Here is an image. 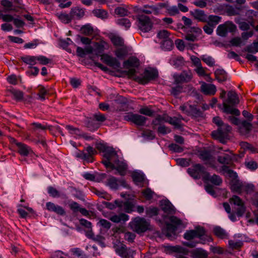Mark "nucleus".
Segmentation results:
<instances>
[{
  "label": "nucleus",
  "instance_id": "obj_1",
  "mask_svg": "<svg viewBox=\"0 0 258 258\" xmlns=\"http://www.w3.org/2000/svg\"><path fill=\"white\" fill-rule=\"evenodd\" d=\"M206 231L204 227L198 226L194 230H187L183 235L185 239L190 241L183 242V245L194 248L199 243L205 244L207 242L213 241L212 237L206 234Z\"/></svg>",
  "mask_w": 258,
  "mask_h": 258
},
{
  "label": "nucleus",
  "instance_id": "obj_2",
  "mask_svg": "<svg viewBox=\"0 0 258 258\" xmlns=\"http://www.w3.org/2000/svg\"><path fill=\"white\" fill-rule=\"evenodd\" d=\"M107 43L104 41L95 42L94 48L91 46L86 47L87 53L91 54L94 52L96 55L101 56V60L108 66L114 69L120 68V63L115 57H113L107 54H103L105 46Z\"/></svg>",
  "mask_w": 258,
  "mask_h": 258
},
{
  "label": "nucleus",
  "instance_id": "obj_3",
  "mask_svg": "<svg viewBox=\"0 0 258 258\" xmlns=\"http://www.w3.org/2000/svg\"><path fill=\"white\" fill-rule=\"evenodd\" d=\"M227 96V99L223 103V112L227 114L239 116L240 114V111L234 108V106L239 103L238 95L235 91L231 90L228 92Z\"/></svg>",
  "mask_w": 258,
  "mask_h": 258
},
{
  "label": "nucleus",
  "instance_id": "obj_4",
  "mask_svg": "<svg viewBox=\"0 0 258 258\" xmlns=\"http://www.w3.org/2000/svg\"><path fill=\"white\" fill-rule=\"evenodd\" d=\"M221 170L224 173H227L228 176L231 178L230 182L231 191L241 194L244 187V183L238 179L236 172L229 169L228 166H222Z\"/></svg>",
  "mask_w": 258,
  "mask_h": 258
},
{
  "label": "nucleus",
  "instance_id": "obj_5",
  "mask_svg": "<svg viewBox=\"0 0 258 258\" xmlns=\"http://www.w3.org/2000/svg\"><path fill=\"white\" fill-rule=\"evenodd\" d=\"M96 147L99 151L103 153V157L105 159L101 161L103 165L105 161L112 163L115 161H118V155L113 147L107 146L106 144L103 143L97 144Z\"/></svg>",
  "mask_w": 258,
  "mask_h": 258
},
{
  "label": "nucleus",
  "instance_id": "obj_6",
  "mask_svg": "<svg viewBox=\"0 0 258 258\" xmlns=\"http://www.w3.org/2000/svg\"><path fill=\"white\" fill-rule=\"evenodd\" d=\"M231 130V127L229 125L227 124L223 125L218 127L217 130L213 131L211 133V136L213 139L219 140L221 143L225 144Z\"/></svg>",
  "mask_w": 258,
  "mask_h": 258
},
{
  "label": "nucleus",
  "instance_id": "obj_7",
  "mask_svg": "<svg viewBox=\"0 0 258 258\" xmlns=\"http://www.w3.org/2000/svg\"><path fill=\"white\" fill-rule=\"evenodd\" d=\"M137 24L139 29L144 33L150 31L153 26L151 18L144 14H139L137 16Z\"/></svg>",
  "mask_w": 258,
  "mask_h": 258
},
{
  "label": "nucleus",
  "instance_id": "obj_8",
  "mask_svg": "<svg viewBox=\"0 0 258 258\" xmlns=\"http://www.w3.org/2000/svg\"><path fill=\"white\" fill-rule=\"evenodd\" d=\"M182 112L188 116L197 118L203 116V111L198 107L197 104L185 103L179 107Z\"/></svg>",
  "mask_w": 258,
  "mask_h": 258
},
{
  "label": "nucleus",
  "instance_id": "obj_9",
  "mask_svg": "<svg viewBox=\"0 0 258 258\" xmlns=\"http://www.w3.org/2000/svg\"><path fill=\"white\" fill-rule=\"evenodd\" d=\"M144 73V76L142 77L135 76L134 80L140 84L145 85L148 83L150 81L155 80L158 77V72L156 69H146Z\"/></svg>",
  "mask_w": 258,
  "mask_h": 258
},
{
  "label": "nucleus",
  "instance_id": "obj_10",
  "mask_svg": "<svg viewBox=\"0 0 258 258\" xmlns=\"http://www.w3.org/2000/svg\"><path fill=\"white\" fill-rule=\"evenodd\" d=\"M231 205H233L236 215L239 217H242L246 211V207L244 202L238 196L234 195L229 200Z\"/></svg>",
  "mask_w": 258,
  "mask_h": 258
},
{
  "label": "nucleus",
  "instance_id": "obj_11",
  "mask_svg": "<svg viewBox=\"0 0 258 258\" xmlns=\"http://www.w3.org/2000/svg\"><path fill=\"white\" fill-rule=\"evenodd\" d=\"M130 225L137 233H141L149 229L150 224L144 218L136 217L130 223Z\"/></svg>",
  "mask_w": 258,
  "mask_h": 258
},
{
  "label": "nucleus",
  "instance_id": "obj_12",
  "mask_svg": "<svg viewBox=\"0 0 258 258\" xmlns=\"http://www.w3.org/2000/svg\"><path fill=\"white\" fill-rule=\"evenodd\" d=\"M123 119L125 121L132 122L136 125L140 126H144L148 119L144 116L132 112L126 113L123 116Z\"/></svg>",
  "mask_w": 258,
  "mask_h": 258
},
{
  "label": "nucleus",
  "instance_id": "obj_13",
  "mask_svg": "<svg viewBox=\"0 0 258 258\" xmlns=\"http://www.w3.org/2000/svg\"><path fill=\"white\" fill-rule=\"evenodd\" d=\"M188 173L196 179H200L206 175L208 172L205 170V167L200 164H196L187 169Z\"/></svg>",
  "mask_w": 258,
  "mask_h": 258
},
{
  "label": "nucleus",
  "instance_id": "obj_14",
  "mask_svg": "<svg viewBox=\"0 0 258 258\" xmlns=\"http://www.w3.org/2000/svg\"><path fill=\"white\" fill-rule=\"evenodd\" d=\"M104 165L106 168H110L111 169H115L117 171L119 175L124 176L126 174V170L127 168V165L123 162H120L118 159V161H115L113 163L108 161H105Z\"/></svg>",
  "mask_w": 258,
  "mask_h": 258
},
{
  "label": "nucleus",
  "instance_id": "obj_15",
  "mask_svg": "<svg viewBox=\"0 0 258 258\" xmlns=\"http://www.w3.org/2000/svg\"><path fill=\"white\" fill-rule=\"evenodd\" d=\"M236 30V26L232 22L227 21L223 24L219 25L217 28V34L221 37L226 36L227 33L234 32Z\"/></svg>",
  "mask_w": 258,
  "mask_h": 258
},
{
  "label": "nucleus",
  "instance_id": "obj_16",
  "mask_svg": "<svg viewBox=\"0 0 258 258\" xmlns=\"http://www.w3.org/2000/svg\"><path fill=\"white\" fill-rule=\"evenodd\" d=\"M174 84H182L189 82L192 79V74L189 70L183 71L180 74H175L173 75Z\"/></svg>",
  "mask_w": 258,
  "mask_h": 258
},
{
  "label": "nucleus",
  "instance_id": "obj_17",
  "mask_svg": "<svg viewBox=\"0 0 258 258\" xmlns=\"http://www.w3.org/2000/svg\"><path fill=\"white\" fill-rule=\"evenodd\" d=\"M97 153V151L92 147L89 146L85 150L80 151L77 154V157L87 162H93V156Z\"/></svg>",
  "mask_w": 258,
  "mask_h": 258
},
{
  "label": "nucleus",
  "instance_id": "obj_18",
  "mask_svg": "<svg viewBox=\"0 0 258 258\" xmlns=\"http://www.w3.org/2000/svg\"><path fill=\"white\" fill-rule=\"evenodd\" d=\"M106 185L113 189H117L120 185L124 187H126L127 186V184L124 179L118 180L116 177L112 176H110L107 178L106 181Z\"/></svg>",
  "mask_w": 258,
  "mask_h": 258
},
{
  "label": "nucleus",
  "instance_id": "obj_19",
  "mask_svg": "<svg viewBox=\"0 0 258 258\" xmlns=\"http://www.w3.org/2000/svg\"><path fill=\"white\" fill-rule=\"evenodd\" d=\"M201 91L205 95L213 96L217 91V88L213 84L206 83L202 82L201 86Z\"/></svg>",
  "mask_w": 258,
  "mask_h": 258
},
{
  "label": "nucleus",
  "instance_id": "obj_20",
  "mask_svg": "<svg viewBox=\"0 0 258 258\" xmlns=\"http://www.w3.org/2000/svg\"><path fill=\"white\" fill-rule=\"evenodd\" d=\"M168 250L171 252H176V258H188L186 256L188 253V250L181 246H170L168 247Z\"/></svg>",
  "mask_w": 258,
  "mask_h": 258
},
{
  "label": "nucleus",
  "instance_id": "obj_21",
  "mask_svg": "<svg viewBox=\"0 0 258 258\" xmlns=\"http://www.w3.org/2000/svg\"><path fill=\"white\" fill-rule=\"evenodd\" d=\"M46 209L48 211L53 212L59 216H64L66 215V211L62 207L51 202H48L46 203Z\"/></svg>",
  "mask_w": 258,
  "mask_h": 258
},
{
  "label": "nucleus",
  "instance_id": "obj_22",
  "mask_svg": "<svg viewBox=\"0 0 258 258\" xmlns=\"http://www.w3.org/2000/svg\"><path fill=\"white\" fill-rule=\"evenodd\" d=\"M190 15L199 22H207L208 16L203 10L195 9L190 12Z\"/></svg>",
  "mask_w": 258,
  "mask_h": 258
},
{
  "label": "nucleus",
  "instance_id": "obj_23",
  "mask_svg": "<svg viewBox=\"0 0 258 258\" xmlns=\"http://www.w3.org/2000/svg\"><path fill=\"white\" fill-rule=\"evenodd\" d=\"M116 253L122 258H130V249L127 248L123 244L117 245L115 247Z\"/></svg>",
  "mask_w": 258,
  "mask_h": 258
},
{
  "label": "nucleus",
  "instance_id": "obj_24",
  "mask_svg": "<svg viewBox=\"0 0 258 258\" xmlns=\"http://www.w3.org/2000/svg\"><path fill=\"white\" fill-rule=\"evenodd\" d=\"M203 180L205 182L210 181L216 185H220L222 183V179L220 176L216 174L211 176L209 172L203 177Z\"/></svg>",
  "mask_w": 258,
  "mask_h": 258
},
{
  "label": "nucleus",
  "instance_id": "obj_25",
  "mask_svg": "<svg viewBox=\"0 0 258 258\" xmlns=\"http://www.w3.org/2000/svg\"><path fill=\"white\" fill-rule=\"evenodd\" d=\"M140 65V60L136 56L130 57L127 60L124 61L123 63L124 68L126 69L131 67L138 68Z\"/></svg>",
  "mask_w": 258,
  "mask_h": 258
},
{
  "label": "nucleus",
  "instance_id": "obj_26",
  "mask_svg": "<svg viewBox=\"0 0 258 258\" xmlns=\"http://www.w3.org/2000/svg\"><path fill=\"white\" fill-rule=\"evenodd\" d=\"M160 207L164 213L173 214L174 213V208L169 200H162L160 202Z\"/></svg>",
  "mask_w": 258,
  "mask_h": 258
},
{
  "label": "nucleus",
  "instance_id": "obj_27",
  "mask_svg": "<svg viewBox=\"0 0 258 258\" xmlns=\"http://www.w3.org/2000/svg\"><path fill=\"white\" fill-rule=\"evenodd\" d=\"M243 13H245L244 20L249 22L252 27H254V18L257 17L258 13L252 10H245V9Z\"/></svg>",
  "mask_w": 258,
  "mask_h": 258
},
{
  "label": "nucleus",
  "instance_id": "obj_28",
  "mask_svg": "<svg viewBox=\"0 0 258 258\" xmlns=\"http://www.w3.org/2000/svg\"><path fill=\"white\" fill-rule=\"evenodd\" d=\"M115 203L118 206V207L123 208L124 211L126 213H131L133 211L134 205L130 202H123L122 201L115 200Z\"/></svg>",
  "mask_w": 258,
  "mask_h": 258
},
{
  "label": "nucleus",
  "instance_id": "obj_29",
  "mask_svg": "<svg viewBox=\"0 0 258 258\" xmlns=\"http://www.w3.org/2000/svg\"><path fill=\"white\" fill-rule=\"evenodd\" d=\"M70 13L73 19H80L85 15V9L79 7L71 9Z\"/></svg>",
  "mask_w": 258,
  "mask_h": 258
},
{
  "label": "nucleus",
  "instance_id": "obj_30",
  "mask_svg": "<svg viewBox=\"0 0 258 258\" xmlns=\"http://www.w3.org/2000/svg\"><path fill=\"white\" fill-rule=\"evenodd\" d=\"M232 156L227 154H224L222 155L218 156L217 157L218 162L220 164H223V166L231 165L232 163Z\"/></svg>",
  "mask_w": 258,
  "mask_h": 258
},
{
  "label": "nucleus",
  "instance_id": "obj_31",
  "mask_svg": "<svg viewBox=\"0 0 258 258\" xmlns=\"http://www.w3.org/2000/svg\"><path fill=\"white\" fill-rule=\"evenodd\" d=\"M129 216L126 214L120 213L118 215H114L110 217V220L114 223H124L128 221Z\"/></svg>",
  "mask_w": 258,
  "mask_h": 258
},
{
  "label": "nucleus",
  "instance_id": "obj_32",
  "mask_svg": "<svg viewBox=\"0 0 258 258\" xmlns=\"http://www.w3.org/2000/svg\"><path fill=\"white\" fill-rule=\"evenodd\" d=\"M244 7L242 6H230L227 9L226 12L229 16L240 15L244 12Z\"/></svg>",
  "mask_w": 258,
  "mask_h": 258
},
{
  "label": "nucleus",
  "instance_id": "obj_33",
  "mask_svg": "<svg viewBox=\"0 0 258 258\" xmlns=\"http://www.w3.org/2000/svg\"><path fill=\"white\" fill-rule=\"evenodd\" d=\"M166 229L163 231V233L168 238H171L172 235H175V232L177 230V226L173 224L167 223L166 224Z\"/></svg>",
  "mask_w": 258,
  "mask_h": 258
},
{
  "label": "nucleus",
  "instance_id": "obj_34",
  "mask_svg": "<svg viewBox=\"0 0 258 258\" xmlns=\"http://www.w3.org/2000/svg\"><path fill=\"white\" fill-rule=\"evenodd\" d=\"M17 147L18 148V153L23 156H27L31 151L28 146L22 143H18Z\"/></svg>",
  "mask_w": 258,
  "mask_h": 258
},
{
  "label": "nucleus",
  "instance_id": "obj_35",
  "mask_svg": "<svg viewBox=\"0 0 258 258\" xmlns=\"http://www.w3.org/2000/svg\"><path fill=\"white\" fill-rule=\"evenodd\" d=\"M85 124L89 130L91 132L97 130L100 127V124L97 123L95 119L91 118L86 119L85 121Z\"/></svg>",
  "mask_w": 258,
  "mask_h": 258
},
{
  "label": "nucleus",
  "instance_id": "obj_36",
  "mask_svg": "<svg viewBox=\"0 0 258 258\" xmlns=\"http://www.w3.org/2000/svg\"><path fill=\"white\" fill-rule=\"evenodd\" d=\"M215 78L220 83L225 82L227 79V74L223 69H217L214 73Z\"/></svg>",
  "mask_w": 258,
  "mask_h": 258
},
{
  "label": "nucleus",
  "instance_id": "obj_37",
  "mask_svg": "<svg viewBox=\"0 0 258 258\" xmlns=\"http://www.w3.org/2000/svg\"><path fill=\"white\" fill-rule=\"evenodd\" d=\"M21 59L29 67H33L37 62V56L25 55L21 57Z\"/></svg>",
  "mask_w": 258,
  "mask_h": 258
},
{
  "label": "nucleus",
  "instance_id": "obj_38",
  "mask_svg": "<svg viewBox=\"0 0 258 258\" xmlns=\"http://www.w3.org/2000/svg\"><path fill=\"white\" fill-rule=\"evenodd\" d=\"M222 18L216 15H209L208 16V23L212 27H215L221 21Z\"/></svg>",
  "mask_w": 258,
  "mask_h": 258
},
{
  "label": "nucleus",
  "instance_id": "obj_39",
  "mask_svg": "<svg viewBox=\"0 0 258 258\" xmlns=\"http://www.w3.org/2000/svg\"><path fill=\"white\" fill-rule=\"evenodd\" d=\"M214 234L221 239H224L228 236L225 230L219 226L215 227L213 229Z\"/></svg>",
  "mask_w": 258,
  "mask_h": 258
},
{
  "label": "nucleus",
  "instance_id": "obj_40",
  "mask_svg": "<svg viewBox=\"0 0 258 258\" xmlns=\"http://www.w3.org/2000/svg\"><path fill=\"white\" fill-rule=\"evenodd\" d=\"M166 122L174 125L176 128H180L181 127L180 120L176 117L167 116Z\"/></svg>",
  "mask_w": 258,
  "mask_h": 258
},
{
  "label": "nucleus",
  "instance_id": "obj_41",
  "mask_svg": "<svg viewBox=\"0 0 258 258\" xmlns=\"http://www.w3.org/2000/svg\"><path fill=\"white\" fill-rule=\"evenodd\" d=\"M111 42L115 46H123L124 40L121 37L117 35H113L110 37Z\"/></svg>",
  "mask_w": 258,
  "mask_h": 258
},
{
  "label": "nucleus",
  "instance_id": "obj_42",
  "mask_svg": "<svg viewBox=\"0 0 258 258\" xmlns=\"http://www.w3.org/2000/svg\"><path fill=\"white\" fill-rule=\"evenodd\" d=\"M117 104H120L121 106L117 108V110L120 111H126L127 108V99L123 97H120L116 101Z\"/></svg>",
  "mask_w": 258,
  "mask_h": 258
},
{
  "label": "nucleus",
  "instance_id": "obj_43",
  "mask_svg": "<svg viewBox=\"0 0 258 258\" xmlns=\"http://www.w3.org/2000/svg\"><path fill=\"white\" fill-rule=\"evenodd\" d=\"M235 22L238 25L239 29L242 31H246L250 29L251 25L248 22L241 21L239 18H235Z\"/></svg>",
  "mask_w": 258,
  "mask_h": 258
},
{
  "label": "nucleus",
  "instance_id": "obj_44",
  "mask_svg": "<svg viewBox=\"0 0 258 258\" xmlns=\"http://www.w3.org/2000/svg\"><path fill=\"white\" fill-rule=\"evenodd\" d=\"M81 31L85 35L91 36L93 34L94 30L91 25L88 24L83 26L81 28Z\"/></svg>",
  "mask_w": 258,
  "mask_h": 258
},
{
  "label": "nucleus",
  "instance_id": "obj_45",
  "mask_svg": "<svg viewBox=\"0 0 258 258\" xmlns=\"http://www.w3.org/2000/svg\"><path fill=\"white\" fill-rule=\"evenodd\" d=\"M56 16L62 22L65 24L70 23L73 19L70 13L69 14L65 13L57 14Z\"/></svg>",
  "mask_w": 258,
  "mask_h": 258
},
{
  "label": "nucleus",
  "instance_id": "obj_46",
  "mask_svg": "<svg viewBox=\"0 0 258 258\" xmlns=\"http://www.w3.org/2000/svg\"><path fill=\"white\" fill-rule=\"evenodd\" d=\"M192 254L195 258H207L208 257V253L206 251L201 248L194 250Z\"/></svg>",
  "mask_w": 258,
  "mask_h": 258
},
{
  "label": "nucleus",
  "instance_id": "obj_47",
  "mask_svg": "<svg viewBox=\"0 0 258 258\" xmlns=\"http://www.w3.org/2000/svg\"><path fill=\"white\" fill-rule=\"evenodd\" d=\"M114 53L117 58L122 59L127 55L128 51L126 48L122 47L117 49Z\"/></svg>",
  "mask_w": 258,
  "mask_h": 258
},
{
  "label": "nucleus",
  "instance_id": "obj_48",
  "mask_svg": "<svg viewBox=\"0 0 258 258\" xmlns=\"http://www.w3.org/2000/svg\"><path fill=\"white\" fill-rule=\"evenodd\" d=\"M132 177L136 183H142L144 180V175L138 172H134L132 174Z\"/></svg>",
  "mask_w": 258,
  "mask_h": 258
},
{
  "label": "nucleus",
  "instance_id": "obj_49",
  "mask_svg": "<svg viewBox=\"0 0 258 258\" xmlns=\"http://www.w3.org/2000/svg\"><path fill=\"white\" fill-rule=\"evenodd\" d=\"M93 192L98 197L103 198L105 200L109 201L111 199V195L105 191H101L96 188H94Z\"/></svg>",
  "mask_w": 258,
  "mask_h": 258
},
{
  "label": "nucleus",
  "instance_id": "obj_50",
  "mask_svg": "<svg viewBox=\"0 0 258 258\" xmlns=\"http://www.w3.org/2000/svg\"><path fill=\"white\" fill-rule=\"evenodd\" d=\"M199 158L203 161H207L212 158V155L209 151L202 150L199 152Z\"/></svg>",
  "mask_w": 258,
  "mask_h": 258
},
{
  "label": "nucleus",
  "instance_id": "obj_51",
  "mask_svg": "<svg viewBox=\"0 0 258 258\" xmlns=\"http://www.w3.org/2000/svg\"><path fill=\"white\" fill-rule=\"evenodd\" d=\"M201 59L209 67H213L215 65L214 59L210 56L203 55L201 57Z\"/></svg>",
  "mask_w": 258,
  "mask_h": 258
},
{
  "label": "nucleus",
  "instance_id": "obj_52",
  "mask_svg": "<svg viewBox=\"0 0 258 258\" xmlns=\"http://www.w3.org/2000/svg\"><path fill=\"white\" fill-rule=\"evenodd\" d=\"M93 13L95 16L101 19H106L108 16L107 12L102 9L94 10Z\"/></svg>",
  "mask_w": 258,
  "mask_h": 258
},
{
  "label": "nucleus",
  "instance_id": "obj_53",
  "mask_svg": "<svg viewBox=\"0 0 258 258\" xmlns=\"http://www.w3.org/2000/svg\"><path fill=\"white\" fill-rule=\"evenodd\" d=\"M116 23L121 26H123L126 29L130 28L131 23L130 21L127 18H121L117 20Z\"/></svg>",
  "mask_w": 258,
  "mask_h": 258
},
{
  "label": "nucleus",
  "instance_id": "obj_54",
  "mask_svg": "<svg viewBox=\"0 0 258 258\" xmlns=\"http://www.w3.org/2000/svg\"><path fill=\"white\" fill-rule=\"evenodd\" d=\"M1 5L5 8V12L15 11L14 9H13V3L9 0H2L1 1Z\"/></svg>",
  "mask_w": 258,
  "mask_h": 258
},
{
  "label": "nucleus",
  "instance_id": "obj_55",
  "mask_svg": "<svg viewBox=\"0 0 258 258\" xmlns=\"http://www.w3.org/2000/svg\"><path fill=\"white\" fill-rule=\"evenodd\" d=\"M139 112L141 114L148 116L149 117L153 116L154 114V111L150 109L147 106H145L140 108Z\"/></svg>",
  "mask_w": 258,
  "mask_h": 258
},
{
  "label": "nucleus",
  "instance_id": "obj_56",
  "mask_svg": "<svg viewBox=\"0 0 258 258\" xmlns=\"http://www.w3.org/2000/svg\"><path fill=\"white\" fill-rule=\"evenodd\" d=\"M32 129L34 132L37 131L38 130H46L48 128V127L46 125H43L38 122H33L31 124Z\"/></svg>",
  "mask_w": 258,
  "mask_h": 258
},
{
  "label": "nucleus",
  "instance_id": "obj_57",
  "mask_svg": "<svg viewBox=\"0 0 258 258\" xmlns=\"http://www.w3.org/2000/svg\"><path fill=\"white\" fill-rule=\"evenodd\" d=\"M71 251L75 255V258H87L86 255L79 248H73Z\"/></svg>",
  "mask_w": 258,
  "mask_h": 258
},
{
  "label": "nucleus",
  "instance_id": "obj_58",
  "mask_svg": "<svg viewBox=\"0 0 258 258\" xmlns=\"http://www.w3.org/2000/svg\"><path fill=\"white\" fill-rule=\"evenodd\" d=\"M115 13L120 17L128 16L130 14L127 9L122 7H117L115 9Z\"/></svg>",
  "mask_w": 258,
  "mask_h": 258
},
{
  "label": "nucleus",
  "instance_id": "obj_59",
  "mask_svg": "<svg viewBox=\"0 0 258 258\" xmlns=\"http://www.w3.org/2000/svg\"><path fill=\"white\" fill-rule=\"evenodd\" d=\"M142 135L143 137L151 140H153L155 138V135L154 132L148 129L143 130Z\"/></svg>",
  "mask_w": 258,
  "mask_h": 258
},
{
  "label": "nucleus",
  "instance_id": "obj_60",
  "mask_svg": "<svg viewBox=\"0 0 258 258\" xmlns=\"http://www.w3.org/2000/svg\"><path fill=\"white\" fill-rule=\"evenodd\" d=\"M37 62L42 65H47L48 63H51L52 60L47 58L45 56L38 55L37 56Z\"/></svg>",
  "mask_w": 258,
  "mask_h": 258
},
{
  "label": "nucleus",
  "instance_id": "obj_61",
  "mask_svg": "<svg viewBox=\"0 0 258 258\" xmlns=\"http://www.w3.org/2000/svg\"><path fill=\"white\" fill-rule=\"evenodd\" d=\"M66 128L70 132V133L71 134H75L80 136L82 134L81 131L77 127H75L71 125H67Z\"/></svg>",
  "mask_w": 258,
  "mask_h": 258
},
{
  "label": "nucleus",
  "instance_id": "obj_62",
  "mask_svg": "<svg viewBox=\"0 0 258 258\" xmlns=\"http://www.w3.org/2000/svg\"><path fill=\"white\" fill-rule=\"evenodd\" d=\"M47 191L48 194L53 198H58L60 196L59 191L52 186H48Z\"/></svg>",
  "mask_w": 258,
  "mask_h": 258
},
{
  "label": "nucleus",
  "instance_id": "obj_63",
  "mask_svg": "<svg viewBox=\"0 0 258 258\" xmlns=\"http://www.w3.org/2000/svg\"><path fill=\"white\" fill-rule=\"evenodd\" d=\"M48 94V90H47L44 87L42 86H40L38 95L39 96L41 100H44L45 99V95Z\"/></svg>",
  "mask_w": 258,
  "mask_h": 258
},
{
  "label": "nucleus",
  "instance_id": "obj_64",
  "mask_svg": "<svg viewBox=\"0 0 258 258\" xmlns=\"http://www.w3.org/2000/svg\"><path fill=\"white\" fill-rule=\"evenodd\" d=\"M162 45L165 49L170 50L173 46V43L171 39L168 38L162 41Z\"/></svg>",
  "mask_w": 258,
  "mask_h": 258
}]
</instances>
